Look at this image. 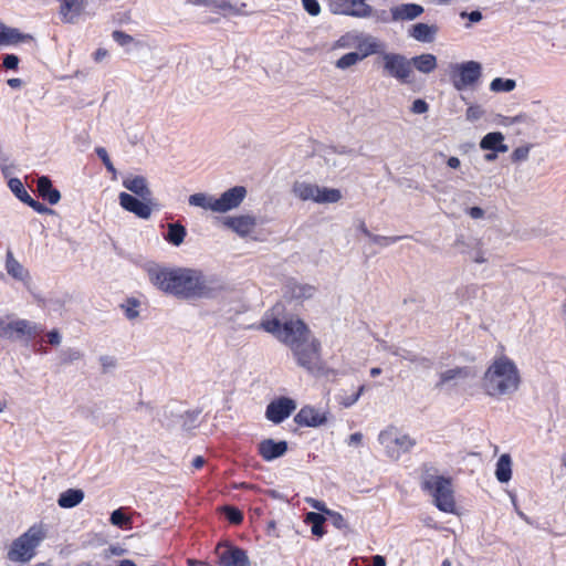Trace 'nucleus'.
Here are the masks:
<instances>
[{
  "label": "nucleus",
  "mask_w": 566,
  "mask_h": 566,
  "mask_svg": "<svg viewBox=\"0 0 566 566\" xmlns=\"http://www.w3.org/2000/svg\"><path fill=\"white\" fill-rule=\"evenodd\" d=\"M32 40L29 34H22L18 29L6 27L0 22V44H14Z\"/></svg>",
  "instance_id": "28"
},
{
  "label": "nucleus",
  "mask_w": 566,
  "mask_h": 566,
  "mask_svg": "<svg viewBox=\"0 0 566 566\" xmlns=\"http://www.w3.org/2000/svg\"><path fill=\"white\" fill-rule=\"evenodd\" d=\"M480 147L483 150L494 153H506L509 150V146L504 144V135L501 132L488 133L481 139Z\"/></svg>",
  "instance_id": "25"
},
{
  "label": "nucleus",
  "mask_w": 566,
  "mask_h": 566,
  "mask_svg": "<svg viewBox=\"0 0 566 566\" xmlns=\"http://www.w3.org/2000/svg\"><path fill=\"white\" fill-rule=\"evenodd\" d=\"M95 153H96L97 157L103 161V164H104L105 168L107 169V171L112 172L113 175H115L116 174V169H115L113 163L109 159L107 150L104 147H97L95 149Z\"/></svg>",
  "instance_id": "46"
},
{
  "label": "nucleus",
  "mask_w": 566,
  "mask_h": 566,
  "mask_svg": "<svg viewBox=\"0 0 566 566\" xmlns=\"http://www.w3.org/2000/svg\"><path fill=\"white\" fill-rule=\"evenodd\" d=\"M422 489L432 496L433 504L441 512H454L455 501L450 478L433 474L427 475L422 481Z\"/></svg>",
  "instance_id": "5"
},
{
  "label": "nucleus",
  "mask_w": 566,
  "mask_h": 566,
  "mask_svg": "<svg viewBox=\"0 0 566 566\" xmlns=\"http://www.w3.org/2000/svg\"><path fill=\"white\" fill-rule=\"evenodd\" d=\"M6 270L9 275L18 281H25L29 277V272L14 259L11 251H8L6 255Z\"/></svg>",
  "instance_id": "27"
},
{
  "label": "nucleus",
  "mask_w": 566,
  "mask_h": 566,
  "mask_svg": "<svg viewBox=\"0 0 566 566\" xmlns=\"http://www.w3.org/2000/svg\"><path fill=\"white\" fill-rule=\"evenodd\" d=\"M482 75V66L476 61H467L450 65V78L453 87L461 92L476 84Z\"/></svg>",
  "instance_id": "6"
},
{
  "label": "nucleus",
  "mask_w": 566,
  "mask_h": 566,
  "mask_svg": "<svg viewBox=\"0 0 566 566\" xmlns=\"http://www.w3.org/2000/svg\"><path fill=\"white\" fill-rule=\"evenodd\" d=\"M224 226L233 230L240 237L249 235L256 226L255 218L251 216L228 217Z\"/></svg>",
  "instance_id": "21"
},
{
  "label": "nucleus",
  "mask_w": 566,
  "mask_h": 566,
  "mask_svg": "<svg viewBox=\"0 0 566 566\" xmlns=\"http://www.w3.org/2000/svg\"><path fill=\"white\" fill-rule=\"evenodd\" d=\"M328 7L333 14L358 19L370 18L374 14V8L367 0H328Z\"/></svg>",
  "instance_id": "9"
},
{
  "label": "nucleus",
  "mask_w": 566,
  "mask_h": 566,
  "mask_svg": "<svg viewBox=\"0 0 566 566\" xmlns=\"http://www.w3.org/2000/svg\"><path fill=\"white\" fill-rule=\"evenodd\" d=\"M495 476L499 482L506 483L512 478V459L510 454L504 453L502 454L497 462H496V469H495Z\"/></svg>",
  "instance_id": "31"
},
{
  "label": "nucleus",
  "mask_w": 566,
  "mask_h": 566,
  "mask_svg": "<svg viewBox=\"0 0 566 566\" xmlns=\"http://www.w3.org/2000/svg\"><path fill=\"white\" fill-rule=\"evenodd\" d=\"M210 8L216 10H230L232 6L226 0H211Z\"/></svg>",
  "instance_id": "62"
},
{
  "label": "nucleus",
  "mask_w": 566,
  "mask_h": 566,
  "mask_svg": "<svg viewBox=\"0 0 566 566\" xmlns=\"http://www.w3.org/2000/svg\"><path fill=\"white\" fill-rule=\"evenodd\" d=\"M516 87V82L512 78L495 77L490 84L492 92H512Z\"/></svg>",
  "instance_id": "40"
},
{
  "label": "nucleus",
  "mask_w": 566,
  "mask_h": 566,
  "mask_svg": "<svg viewBox=\"0 0 566 566\" xmlns=\"http://www.w3.org/2000/svg\"><path fill=\"white\" fill-rule=\"evenodd\" d=\"M302 6L312 17H316L321 13V4L317 0H302Z\"/></svg>",
  "instance_id": "50"
},
{
  "label": "nucleus",
  "mask_w": 566,
  "mask_h": 566,
  "mask_svg": "<svg viewBox=\"0 0 566 566\" xmlns=\"http://www.w3.org/2000/svg\"><path fill=\"white\" fill-rule=\"evenodd\" d=\"M45 538V531L41 525H33L10 545L7 558L14 563L25 564L35 556L36 547Z\"/></svg>",
  "instance_id": "4"
},
{
  "label": "nucleus",
  "mask_w": 566,
  "mask_h": 566,
  "mask_svg": "<svg viewBox=\"0 0 566 566\" xmlns=\"http://www.w3.org/2000/svg\"><path fill=\"white\" fill-rule=\"evenodd\" d=\"M99 363L103 368V373H108L112 369L116 368L117 360L113 356L104 355L99 357Z\"/></svg>",
  "instance_id": "52"
},
{
  "label": "nucleus",
  "mask_w": 566,
  "mask_h": 566,
  "mask_svg": "<svg viewBox=\"0 0 566 566\" xmlns=\"http://www.w3.org/2000/svg\"><path fill=\"white\" fill-rule=\"evenodd\" d=\"M83 499L84 492L81 489H69L60 494L57 504L63 509H72L78 505Z\"/></svg>",
  "instance_id": "29"
},
{
  "label": "nucleus",
  "mask_w": 566,
  "mask_h": 566,
  "mask_svg": "<svg viewBox=\"0 0 566 566\" xmlns=\"http://www.w3.org/2000/svg\"><path fill=\"white\" fill-rule=\"evenodd\" d=\"M530 153V148L527 146H521L513 150L512 160L513 161H522L527 159Z\"/></svg>",
  "instance_id": "55"
},
{
  "label": "nucleus",
  "mask_w": 566,
  "mask_h": 566,
  "mask_svg": "<svg viewBox=\"0 0 566 566\" xmlns=\"http://www.w3.org/2000/svg\"><path fill=\"white\" fill-rule=\"evenodd\" d=\"M222 512L226 518L233 525H239L243 521V513L234 506L226 505L222 507Z\"/></svg>",
  "instance_id": "44"
},
{
  "label": "nucleus",
  "mask_w": 566,
  "mask_h": 566,
  "mask_svg": "<svg viewBox=\"0 0 566 566\" xmlns=\"http://www.w3.org/2000/svg\"><path fill=\"white\" fill-rule=\"evenodd\" d=\"M120 207L134 213L136 217L140 219H149L153 212V208L157 207V203L154 197H150V200H143L139 197H135L127 192H120L118 196Z\"/></svg>",
  "instance_id": "11"
},
{
  "label": "nucleus",
  "mask_w": 566,
  "mask_h": 566,
  "mask_svg": "<svg viewBox=\"0 0 566 566\" xmlns=\"http://www.w3.org/2000/svg\"><path fill=\"white\" fill-rule=\"evenodd\" d=\"M429 105L424 99H415L411 106V112L415 114H423L428 111Z\"/></svg>",
  "instance_id": "56"
},
{
  "label": "nucleus",
  "mask_w": 566,
  "mask_h": 566,
  "mask_svg": "<svg viewBox=\"0 0 566 566\" xmlns=\"http://www.w3.org/2000/svg\"><path fill=\"white\" fill-rule=\"evenodd\" d=\"M326 517H328L331 520L332 524L336 528L342 530V531L348 530V524L340 513L329 510V511H326Z\"/></svg>",
  "instance_id": "45"
},
{
  "label": "nucleus",
  "mask_w": 566,
  "mask_h": 566,
  "mask_svg": "<svg viewBox=\"0 0 566 566\" xmlns=\"http://www.w3.org/2000/svg\"><path fill=\"white\" fill-rule=\"evenodd\" d=\"M261 327L277 337L290 348L301 344L311 337V331L301 319H290L283 324L277 318L264 319Z\"/></svg>",
  "instance_id": "3"
},
{
  "label": "nucleus",
  "mask_w": 566,
  "mask_h": 566,
  "mask_svg": "<svg viewBox=\"0 0 566 566\" xmlns=\"http://www.w3.org/2000/svg\"><path fill=\"white\" fill-rule=\"evenodd\" d=\"M138 305L139 302L135 298H128L127 304L123 305L125 315L128 319H134L139 315V312L137 311Z\"/></svg>",
  "instance_id": "49"
},
{
  "label": "nucleus",
  "mask_w": 566,
  "mask_h": 566,
  "mask_svg": "<svg viewBox=\"0 0 566 566\" xmlns=\"http://www.w3.org/2000/svg\"><path fill=\"white\" fill-rule=\"evenodd\" d=\"M378 441L387 449L388 455L395 459L399 458L401 452H407L415 446V441L409 436L403 434L392 438L388 431H381Z\"/></svg>",
  "instance_id": "12"
},
{
  "label": "nucleus",
  "mask_w": 566,
  "mask_h": 566,
  "mask_svg": "<svg viewBox=\"0 0 566 566\" xmlns=\"http://www.w3.org/2000/svg\"><path fill=\"white\" fill-rule=\"evenodd\" d=\"M342 199V193L338 189L326 188L318 186V192L315 198L317 203H334Z\"/></svg>",
  "instance_id": "37"
},
{
  "label": "nucleus",
  "mask_w": 566,
  "mask_h": 566,
  "mask_svg": "<svg viewBox=\"0 0 566 566\" xmlns=\"http://www.w3.org/2000/svg\"><path fill=\"white\" fill-rule=\"evenodd\" d=\"M2 64L7 70H15L19 64V57L14 54H6Z\"/></svg>",
  "instance_id": "57"
},
{
  "label": "nucleus",
  "mask_w": 566,
  "mask_h": 566,
  "mask_svg": "<svg viewBox=\"0 0 566 566\" xmlns=\"http://www.w3.org/2000/svg\"><path fill=\"white\" fill-rule=\"evenodd\" d=\"M355 40H357L356 46L359 51L358 53L359 56H361V60L374 54H379L382 56V53H385L386 44L374 35L357 34Z\"/></svg>",
  "instance_id": "16"
},
{
  "label": "nucleus",
  "mask_w": 566,
  "mask_h": 566,
  "mask_svg": "<svg viewBox=\"0 0 566 566\" xmlns=\"http://www.w3.org/2000/svg\"><path fill=\"white\" fill-rule=\"evenodd\" d=\"M147 273L159 291L179 298H212L224 289L223 282L216 275H205L193 269L155 265Z\"/></svg>",
  "instance_id": "1"
},
{
  "label": "nucleus",
  "mask_w": 566,
  "mask_h": 566,
  "mask_svg": "<svg viewBox=\"0 0 566 566\" xmlns=\"http://www.w3.org/2000/svg\"><path fill=\"white\" fill-rule=\"evenodd\" d=\"M294 421L298 426L319 427L327 421V417L324 412H319L311 406H305L296 413Z\"/></svg>",
  "instance_id": "18"
},
{
  "label": "nucleus",
  "mask_w": 566,
  "mask_h": 566,
  "mask_svg": "<svg viewBox=\"0 0 566 566\" xmlns=\"http://www.w3.org/2000/svg\"><path fill=\"white\" fill-rule=\"evenodd\" d=\"M25 205H28L29 207H31L34 211H36L38 213H42V214H45V213H52L53 211L48 208L45 205L34 200L32 197H30V199L27 200Z\"/></svg>",
  "instance_id": "53"
},
{
  "label": "nucleus",
  "mask_w": 566,
  "mask_h": 566,
  "mask_svg": "<svg viewBox=\"0 0 566 566\" xmlns=\"http://www.w3.org/2000/svg\"><path fill=\"white\" fill-rule=\"evenodd\" d=\"M438 33V27L436 24H428L419 22L412 24L408 30V35L418 42L431 43L434 41Z\"/></svg>",
  "instance_id": "22"
},
{
  "label": "nucleus",
  "mask_w": 566,
  "mask_h": 566,
  "mask_svg": "<svg viewBox=\"0 0 566 566\" xmlns=\"http://www.w3.org/2000/svg\"><path fill=\"white\" fill-rule=\"evenodd\" d=\"M307 502L311 504V506L318 511V513L326 515V511H329V509L326 507L325 503L318 500L310 499Z\"/></svg>",
  "instance_id": "60"
},
{
  "label": "nucleus",
  "mask_w": 566,
  "mask_h": 566,
  "mask_svg": "<svg viewBox=\"0 0 566 566\" xmlns=\"http://www.w3.org/2000/svg\"><path fill=\"white\" fill-rule=\"evenodd\" d=\"M83 357V353L76 348H64L59 354L61 365H70L73 361L80 360Z\"/></svg>",
  "instance_id": "41"
},
{
  "label": "nucleus",
  "mask_w": 566,
  "mask_h": 566,
  "mask_svg": "<svg viewBox=\"0 0 566 566\" xmlns=\"http://www.w3.org/2000/svg\"><path fill=\"white\" fill-rule=\"evenodd\" d=\"M42 332L43 327L40 324L29 319L18 318L6 323L4 332H2V335L3 338L7 339L25 338L27 340H31Z\"/></svg>",
  "instance_id": "10"
},
{
  "label": "nucleus",
  "mask_w": 566,
  "mask_h": 566,
  "mask_svg": "<svg viewBox=\"0 0 566 566\" xmlns=\"http://www.w3.org/2000/svg\"><path fill=\"white\" fill-rule=\"evenodd\" d=\"M48 342L53 345V346H57L61 344V340H62V336L60 334V332L57 329H52L50 331L48 334Z\"/></svg>",
  "instance_id": "59"
},
{
  "label": "nucleus",
  "mask_w": 566,
  "mask_h": 566,
  "mask_svg": "<svg viewBox=\"0 0 566 566\" xmlns=\"http://www.w3.org/2000/svg\"><path fill=\"white\" fill-rule=\"evenodd\" d=\"M391 354L394 356H398L405 360H408L412 364L421 365L424 368H430L432 365V363L429 358L420 356V355H418L411 350L405 349V348L395 347L391 349Z\"/></svg>",
  "instance_id": "32"
},
{
  "label": "nucleus",
  "mask_w": 566,
  "mask_h": 566,
  "mask_svg": "<svg viewBox=\"0 0 566 566\" xmlns=\"http://www.w3.org/2000/svg\"><path fill=\"white\" fill-rule=\"evenodd\" d=\"M361 61V56H359L358 52H349L340 56L335 66L339 70H346Z\"/></svg>",
  "instance_id": "42"
},
{
  "label": "nucleus",
  "mask_w": 566,
  "mask_h": 566,
  "mask_svg": "<svg viewBox=\"0 0 566 566\" xmlns=\"http://www.w3.org/2000/svg\"><path fill=\"white\" fill-rule=\"evenodd\" d=\"M355 36L357 34L354 33H346L345 35L340 36L337 41V46L339 48H350L353 45H356Z\"/></svg>",
  "instance_id": "54"
},
{
  "label": "nucleus",
  "mask_w": 566,
  "mask_h": 566,
  "mask_svg": "<svg viewBox=\"0 0 566 566\" xmlns=\"http://www.w3.org/2000/svg\"><path fill=\"white\" fill-rule=\"evenodd\" d=\"M286 287L291 297L295 300L310 298L315 292V287L308 284L290 283Z\"/></svg>",
  "instance_id": "35"
},
{
  "label": "nucleus",
  "mask_w": 566,
  "mask_h": 566,
  "mask_svg": "<svg viewBox=\"0 0 566 566\" xmlns=\"http://www.w3.org/2000/svg\"><path fill=\"white\" fill-rule=\"evenodd\" d=\"M187 235L186 228L179 222H172L167 224V232L164 239L175 247H179Z\"/></svg>",
  "instance_id": "30"
},
{
  "label": "nucleus",
  "mask_w": 566,
  "mask_h": 566,
  "mask_svg": "<svg viewBox=\"0 0 566 566\" xmlns=\"http://www.w3.org/2000/svg\"><path fill=\"white\" fill-rule=\"evenodd\" d=\"M326 515L318 512H308L305 515L304 522L311 525V531L314 536L322 537L325 534L324 523Z\"/></svg>",
  "instance_id": "34"
},
{
  "label": "nucleus",
  "mask_w": 566,
  "mask_h": 566,
  "mask_svg": "<svg viewBox=\"0 0 566 566\" xmlns=\"http://www.w3.org/2000/svg\"><path fill=\"white\" fill-rule=\"evenodd\" d=\"M405 237H401V235H395V237H384V235H377V234H374L371 237V241L380 247H388V245H391L398 241H400L401 239H403Z\"/></svg>",
  "instance_id": "48"
},
{
  "label": "nucleus",
  "mask_w": 566,
  "mask_h": 566,
  "mask_svg": "<svg viewBox=\"0 0 566 566\" xmlns=\"http://www.w3.org/2000/svg\"><path fill=\"white\" fill-rule=\"evenodd\" d=\"M218 564L219 566H251L247 552L231 545L218 552Z\"/></svg>",
  "instance_id": "15"
},
{
  "label": "nucleus",
  "mask_w": 566,
  "mask_h": 566,
  "mask_svg": "<svg viewBox=\"0 0 566 566\" xmlns=\"http://www.w3.org/2000/svg\"><path fill=\"white\" fill-rule=\"evenodd\" d=\"M467 119L470 122L478 120L482 116V111L479 106H470L467 109Z\"/></svg>",
  "instance_id": "58"
},
{
  "label": "nucleus",
  "mask_w": 566,
  "mask_h": 566,
  "mask_svg": "<svg viewBox=\"0 0 566 566\" xmlns=\"http://www.w3.org/2000/svg\"><path fill=\"white\" fill-rule=\"evenodd\" d=\"M293 192L301 200H304V201L313 200V201H315V198H316L317 192H318V186L314 185V184L304 182V181H302V182L296 181L293 185Z\"/></svg>",
  "instance_id": "33"
},
{
  "label": "nucleus",
  "mask_w": 566,
  "mask_h": 566,
  "mask_svg": "<svg viewBox=\"0 0 566 566\" xmlns=\"http://www.w3.org/2000/svg\"><path fill=\"white\" fill-rule=\"evenodd\" d=\"M423 7L417 3H402L390 8L391 21H412L423 13Z\"/></svg>",
  "instance_id": "19"
},
{
  "label": "nucleus",
  "mask_w": 566,
  "mask_h": 566,
  "mask_svg": "<svg viewBox=\"0 0 566 566\" xmlns=\"http://www.w3.org/2000/svg\"><path fill=\"white\" fill-rule=\"evenodd\" d=\"M188 202L190 206L200 207L206 210L216 212L214 197L203 192L193 193L189 197Z\"/></svg>",
  "instance_id": "36"
},
{
  "label": "nucleus",
  "mask_w": 566,
  "mask_h": 566,
  "mask_svg": "<svg viewBox=\"0 0 566 566\" xmlns=\"http://www.w3.org/2000/svg\"><path fill=\"white\" fill-rule=\"evenodd\" d=\"M468 374L464 368L457 367V368L448 369L440 374V381H439L438 386H442V385H444L455 378H459V377H465Z\"/></svg>",
  "instance_id": "43"
},
{
  "label": "nucleus",
  "mask_w": 566,
  "mask_h": 566,
  "mask_svg": "<svg viewBox=\"0 0 566 566\" xmlns=\"http://www.w3.org/2000/svg\"><path fill=\"white\" fill-rule=\"evenodd\" d=\"M461 17L462 18L467 17L470 20V22H473V23L479 22V21L482 20V13L479 10H474V11H471L469 13L468 12H462Z\"/></svg>",
  "instance_id": "63"
},
{
  "label": "nucleus",
  "mask_w": 566,
  "mask_h": 566,
  "mask_svg": "<svg viewBox=\"0 0 566 566\" xmlns=\"http://www.w3.org/2000/svg\"><path fill=\"white\" fill-rule=\"evenodd\" d=\"M336 399H337L338 403L340 406H343L344 408H350L358 401V398L355 394L349 395V396L346 394H338L336 396Z\"/></svg>",
  "instance_id": "51"
},
{
  "label": "nucleus",
  "mask_w": 566,
  "mask_h": 566,
  "mask_svg": "<svg viewBox=\"0 0 566 566\" xmlns=\"http://www.w3.org/2000/svg\"><path fill=\"white\" fill-rule=\"evenodd\" d=\"M8 186L10 190L13 192V195L23 203L27 202L28 199H30V195L25 190L22 181L19 178H9Z\"/></svg>",
  "instance_id": "39"
},
{
  "label": "nucleus",
  "mask_w": 566,
  "mask_h": 566,
  "mask_svg": "<svg viewBox=\"0 0 566 566\" xmlns=\"http://www.w3.org/2000/svg\"><path fill=\"white\" fill-rule=\"evenodd\" d=\"M112 38L120 46H128L134 43V38L120 30L113 31Z\"/></svg>",
  "instance_id": "47"
},
{
  "label": "nucleus",
  "mask_w": 566,
  "mask_h": 566,
  "mask_svg": "<svg viewBox=\"0 0 566 566\" xmlns=\"http://www.w3.org/2000/svg\"><path fill=\"white\" fill-rule=\"evenodd\" d=\"M384 72L402 84L410 82L412 74L411 61L403 54L386 52L382 53Z\"/></svg>",
  "instance_id": "7"
},
{
  "label": "nucleus",
  "mask_w": 566,
  "mask_h": 566,
  "mask_svg": "<svg viewBox=\"0 0 566 566\" xmlns=\"http://www.w3.org/2000/svg\"><path fill=\"white\" fill-rule=\"evenodd\" d=\"M36 189L39 195L50 205H56L61 199V193L53 188L52 181L48 176H41L36 180Z\"/></svg>",
  "instance_id": "24"
},
{
  "label": "nucleus",
  "mask_w": 566,
  "mask_h": 566,
  "mask_svg": "<svg viewBox=\"0 0 566 566\" xmlns=\"http://www.w3.org/2000/svg\"><path fill=\"white\" fill-rule=\"evenodd\" d=\"M259 454L264 461H273L281 458L287 451L286 441H275L273 439H264L258 444Z\"/></svg>",
  "instance_id": "17"
},
{
  "label": "nucleus",
  "mask_w": 566,
  "mask_h": 566,
  "mask_svg": "<svg viewBox=\"0 0 566 566\" xmlns=\"http://www.w3.org/2000/svg\"><path fill=\"white\" fill-rule=\"evenodd\" d=\"M123 186L143 200H150V197H153V191L149 189L148 181L144 176L126 177L123 180Z\"/></svg>",
  "instance_id": "20"
},
{
  "label": "nucleus",
  "mask_w": 566,
  "mask_h": 566,
  "mask_svg": "<svg viewBox=\"0 0 566 566\" xmlns=\"http://www.w3.org/2000/svg\"><path fill=\"white\" fill-rule=\"evenodd\" d=\"M520 382V371L506 356L495 359L483 377V387L491 397L510 396L518 389Z\"/></svg>",
  "instance_id": "2"
},
{
  "label": "nucleus",
  "mask_w": 566,
  "mask_h": 566,
  "mask_svg": "<svg viewBox=\"0 0 566 566\" xmlns=\"http://www.w3.org/2000/svg\"><path fill=\"white\" fill-rule=\"evenodd\" d=\"M247 196L243 186H235L224 191L219 198H214L216 212L224 213L238 208Z\"/></svg>",
  "instance_id": "14"
},
{
  "label": "nucleus",
  "mask_w": 566,
  "mask_h": 566,
  "mask_svg": "<svg viewBox=\"0 0 566 566\" xmlns=\"http://www.w3.org/2000/svg\"><path fill=\"white\" fill-rule=\"evenodd\" d=\"M298 366L313 371L321 360V344L316 338L310 337L305 342L291 348Z\"/></svg>",
  "instance_id": "8"
},
{
  "label": "nucleus",
  "mask_w": 566,
  "mask_h": 566,
  "mask_svg": "<svg viewBox=\"0 0 566 566\" xmlns=\"http://www.w3.org/2000/svg\"><path fill=\"white\" fill-rule=\"evenodd\" d=\"M109 522L120 528L132 527V517L127 515L123 507H119L112 512Z\"/></svg>",
  "instance_id": "38"
},
{
  "label": "nucleus",
  "mask_w": 566,
  "mask_h": 566,
  "mask_svg": "<svg viewBox=\"0 0 566 566\" xmlns=\"http://www.w3.org/2000/svg\"><path fill=\"white\" fill-rule=\"evenodd\" d=\"M371 17L376 19V22L388 23L389 21H391V18L389 19L386 10L374 9V14Z\"/></svg>",
  "instance_id": "61"
},
{
  "label": "nucleus",
  "mask_w": 566,
  "mask_h": 566,
  "mask_svg": "<svg viewBox=\"0 0 566 566\" xmlns=\"http://www.w3.org/2000/svg\"><path fill=\"white\" fill-rule=\"evenodd\" d=\"M295 409L296 403L293 399L281 397L268 405L265 417L274 423H281L289 418Z\"/></svg>",
  "instance_id": "13"
},
{
  "label": "nucleus",
  "mask_w": 566,
  "mask_h": 566,
  "mask_svg": "<svg viewBox=\"0 0 566 566\" xmlns=\"http://www.w3.org/2000/svg\"><path fill=\"white\" fill-rule=\"evenodd\" d=\"M411 67L415 66L419 72L429 74L437 67V57L431 53H423L410 59Z\"/></svg>",
  "instance_id": "26"
},
{
  "label": "nucleus",
  "mask_w": 566,
  "mask_h": 566,
  "mask_svg": "<svg viewBox=\"0 0 566 566\" xmlns=\"http://www.w3.org/2000/svg\"><path fill=\"white\" fill-rule=\"evenodd\" d=\"M363 441V434L360 432L352 433L347 439L348 446H358Z\"/></svg>",
  "instance_id": "64"
},
{
  "label": "nucleus",
  "mask_w": 566,
  "mask_h": 566,
  "mask_svg": "<svg viewBox=\"0 0 566 566\" xmlns=\"http://www.w3.org/2000/svg\"><path fill=\"white\" fill-rule=\"evenodd\" d=\"M59 14L64 23H74L84 10V0H60Z\"/></svg>",
  "instance_id": "23"
}]
</instances>
